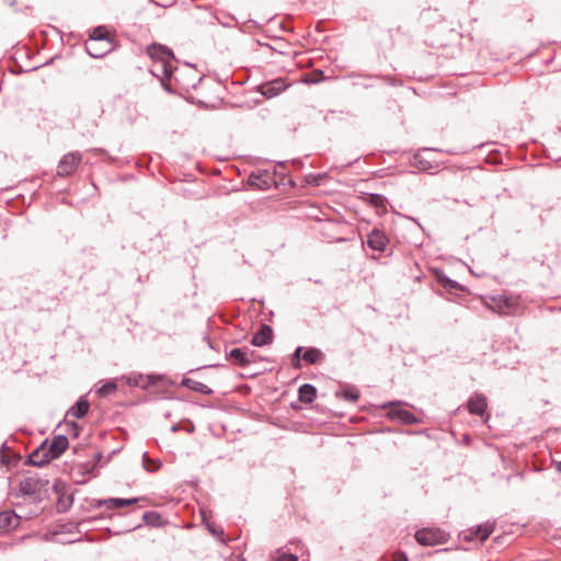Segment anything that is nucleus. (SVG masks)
I'll list each match as a JSON object with an SVG mask.
<instances>
[{"label":"nucleus","instance_id":"nucleus-1","mask_svg":"<svg viewBox=\"0 0 561 561\" xmlns=\"http://www.w3.org/2000/svg\"><path fill=\"white\" fill-rule=\"evenodd\" d=\"M147 50L152 60L150 72L161 81L162 87L167 91H171L169 81L172 78L175 81H180V70L173 66V53L168 47L158 44L149 46Z\"/></svg>","mask_w":561,"mask_h":561},{"label":"nucleus","instance_id":"nucleus-2","mask_svg":"<svg viewBox=\"0 0 561 561\" xmlns=\"http://www.w3.org/2000/svg\"><path fill=\"white\" fill-rule=\"evenodd\" d=\"M448 539V533L440 528H422L415 533V540L422 546L443 545L446 543Z\"/></svg>","mask_w":561,"mask_h":561},{"label":"nucleus","instance_id":"nucleus-3","mask_svg":"<svg viewBox=\"0 0 561 561\" xmlns=\"http://www.w3.org/2000/svg\"><path fill=\"white\" fill-rule=\"evenodd\" d=\"M388 408L387 415L392 420H398L404 424L417 423V417L404 408L402 402H389L383 405Z\"/></svg>","mask_w":561,"mask_h":561},{"label":"nucleus","instance_id":"nucleus-4","mask_svg":"<svg viewBox=\"0 0 561 561\" xmlns=\"http://www.w3.org/2000/svg\"><path fill=\"white\" fill-rule=\"evenodd\" d=\"M229 359L240 367H245L256 360V353L248 347H233L228 353Z\"/></svg>","mask_w":561,"mask_h":561},{"label":"nucleus","instance_id":"nucleus-5","mask_svg":"<svg viewBox=\"0 0 561 561\" xmlns=\"http://www.w3.org/2000/svg\"><path fill=\"white\" fill-rule=\"evenodd\" d=\"M494 523L486 522L484 524L479 525L476 528H470L461 533V537L465 541H473L476 539L481 542L485 541L490 535L494 531Z\"/></svg>","mask_w":561,"mask_h":561},{"label":"nucleus","instance_id":"nucleus-6","mask_svg":"<svg viewBox=\"0 0 561 561\" xmlns=\"http://www.w3.org/2000/svg\"><path fill=\"white\" fill-rule=\"evenodd\" d=\"M81 160L82 156L78 151L67 153L62 157L57 167V174L59 176H68L73 174Z\"/></svg>","mask_w":561,"mask_h":561},{"label":"nucleus","instance_id":"nucleus-7","mask_svg":"<svg viewBox=\"0 0 561 561\" xmlns=\"http://www.w3.org/2000/svg\"><path fill=\"white\" fill-rule=\"evenodd\" d=\"M113 48L112 42H95V39H88L85 42V50L93 58H101L110 53Z\"/></svg>","mask_w":561,"mask_h":561},{"label":"nucleus","instance_id":"nucleus-8","mask_svg":"<svg viewBox=\"0 0 561 561\" xmlns=\"http://www.w3.org/2000/svg\"><path fill=\"white\" fill-rule=\"evenodd\" d=\"M389 243V239L386 233L380 229H373L367 236V245L375 251L383 252Z\"/></svg>","mask_w":561,"mask_h":561},{"label":"nucleus","instance_id":"nucleus-9","mask_svg":"<svg viewBox=\"0 0 561 561\" xmlns=\"http://www.w3.org/2000/svg\"><path fill=\"white\" fill-rule=\"evenodd\" d=\"M286 88L287 84L283 79H275L273 81L261 84L257 90L263 96L272 99L285 91Z\"/></svg>","mask_w":561,"mask_h":561},{"label":"nucleus","instance_id":"nucleus-10","mask_svg":"<svg viewBox=\"0 0 561 561\" xmlns=\"http://www.w3.org/2000/svg\"><path fill=\"white\" fill-rule=\"evenodd\" d=\"M54 457L47 450V440H45L37 449H35L28 457V462L36 467H43L48 463Z\"/></svg>","mask_w":561,"mask_h":561},{"label":"nucleus","instance_id":"nucleus-11","mask_svg":"<svg viewBox=\"0 0 561 561\" xmlns=\"http://www.w3.org/2000/svg\"><path fill=\"white\" fill-rule=\"evenodd\" d=\"M20 524V517L13 511L0 512V534L15 529Z\"/></svg>","mask_w":561,"mask_h":561},{"label":"nucleus","instance_id":"nucleus-12","mask_svg":"<svg viewBox=\"0 0 561 561\" xmlns=\"http://www.w3.org/2000/svg\"><path fill=\"white\" fill-rule=\"evenodd\" d=\"M68 438L65 435H58L50 443L47 442V450L50 457L58 458L68 447Z\"/></svg>","mask_w":561,"mask_h":561},{"label":"nucleus","instance_id":"nucleus-13","mask_svg":"<svg viewBox=\"0 0 561 561\" xmlns=\"http://www.w3.org/2000/svg\"><path fill=\"white\" fill-rule=\"evenodd\" d=\"M273 339V330L267 324H262L260 330L252 337V345L254 346H264L272 342Z\"/></svg>","mask_w":561,"mask_h":561},{"label":"nucleus","instance_id":"nucleus-14","mask_svg":"<svg viewBox=\"0 0 561 561\" xmlns=\"http://www.w3.org/2000/svg\"><path fill=\"white\" fill-rule=\"evenodd\" d=\"M142 500H144L142 497H131V499L111 497V499L101 501L99 503V505L100 506L104 505L108 510H114V508H122L125 506L136 504Z\"/></svg>","mask_w":561,"mask_h":561},{"label":"nucleus","instance_id":"nucleus-15","mask_svg":"<svg viewBox=\"0 0 561 561\" xmlns=\"http://www.w3.org/2000/svg\"><path fill=\"white\" fill-rule=\"evenodd\" d=\"M42 488V481L35 477H27L20 482V492L24 495H34Z\"/></svg>","mask_w":561,"mask_h":561},{"label":"nucleus","instance_id":"nucleus-16","mask_svg":"<svg viewBox=\"0 0 561 561\" xmlns=\"http://www.w3.org/2000/svg\"><path fill=\"white\" fill-rule=\"evenodd\" d=\"M486 407V398L483 394H476L468 401V411L471 414L482 416L485 413Z\"/></svg>","mask_w":561,"mask_h":561},{"label":"nucleus","instance_id":"nucleus-17","mask_svg":"<svg viewBox=\"0 0 561 561\" xmlns=\"http://www.w3.org/2000/svg\"><path fill=\"white\" fill-rule=\"evenodd\" d=\"M89 411V402L84 398H80L75 405H72L67 414L76 417L81 419Z\"/></svg>","mask_w":561,"mask_h":561},{"label":"nucleus","instance_id":"nucleus-18","mask_svg":"<svg viewBox=\"0 0 561 561\" xmlns=\"http://www.w3.org/2000/svg\"><path fill=\"white\" fill-rule=\"evenodd\" d=\"M298 397L304 403H312L317 397V389L310 383H305L299 388Z\"/></svg>","mask_w":561,"mask_h":561},{"label":"nucleus","instance_id":"nucleus-19","mask_svg":"<svg viewBox=\"0 0 561 561\" xmlns=\"http://www.w3.org/2000/svg\"><path fill=\"white\" fill-rule=\"evenodd\" d=\"M182 386L202 394H210L213 392L207 385L191 378H184L182 380Z\"/></svg>","mask_w":561,"mask_h":561},{"label":"nucleus","instance_id":"nucleus-20","mask_svg":"<svg viewBox=\"0 0 561 561\" xmlns=\"http://www.w3.org/2000/svg\"><path fill=\"white\" fill-rule=\"evenodd\" d=\"M268 179H270V175L267 172L251 173L249 176V184L252 186H256L261 190H264L270 186Z\"/></svg>","mask_w":561,"mask_h":561},{"label":"nucleus","instance_id":"nucleus-21","mask_svg":"<svg viewBox=\"0 0 561 561\" xmlns=\"http://www.w3.org/2000/svg\"><path fill=\"white\" fill-rule=\"evenodd\" d=\"M302 358L308 364H316L323 358V354L320 350L310 347L305 351Z\"/></svg>","mask_w":561,"mask_h":561},{"label":"nucleus","instance_id":"nucleus-22","mask_svg":"<svg viewBox=\"0 0 561 561\" xmlns=\"http://www.w3.org/2000/svg\"><path fill=\"white\" fill-rule=\"evenodd\" d=\"M89 39H95V42H112L104 26L95 27L90 34Z\"/></svg>","mask_w":561,"mask_h":561},{"label":"nucleus","instance_id":"nucleus-23","mask_svg":"<svg viewBox=\"0 0 561 561\" xmlns=\"http://www.w3.org/2000/svg\"><path fill=\"white\" fill-rule=\"evenodd\" d=\"M142 463L144 468L149 472L158 470L161 466L160 461L150 459L147 454H144Z\"/></svg>","mask_w":561,"mask_h":561},{"label":"nucleus","instance_id":"nucleus-24","mask_svg":"<svg viewBox=\"0 0 561 561\" xmlns=\"http://www.w3.org/2000/svg\"><path fill=\"white\" fill-rule=\"evenodd\" d=\"M369 204L375 206L376 208H386V198L379 194H370L368 197Z\"/></svg>","mask_w":561,"mask_h":561},{"label":"nucleus","instance_id":"nucleus-25","mask_svg":"<svg viewBox=\"0 0 561 561\" xmlns=\"http://www.w3.org/2000/svg\"><path fill=\"white\" fill-rule=\"evenodd\" d=\"M115 390H116V383L114 381H108L105 385H103L101 388H99L98 393L101 397H105Z\"/></svg>","mask_w":561,"mask_h":561},{"label":"nucleus","instance_id":"nucleus-26","mask_svg":"<svg viewBox=\"0 0 561 561\" xmlns=\"http://www.w3.org/2000/svg\"><path fill=\"white\" fill-rule=\"evenodd\" d=\"M345 400L355 402L359 398V392L356 389H346L342 392Z\"/></svg>","mask_w":561,"mask_h":561},{"label":"nucleus","instance_id":"nucleus-27","mask_svg":"<svg viewBox=\"0 0 561 561\" xmlns=\"http://www.w3.org/2000/svg\"><path fill=\"white\" fill-rule=\"evenodd\" d=\"M271 561H298V558L295 554L282 553Z\"/></svg>","mask_w":561,"mask_h":561},{"label":"nucleus","instance_id":"nucleus-28","mask_svg":"<svg viewBox=\"0 0 561 561\" xmlns=\"http://www.w3.org/2000/svg\"><path fill=\"white\" fill-rule=\"evenodd\" d=\"M301 351H302V347L299 346V347L296 348V351L294 353L293 365L296 368L300 367V353H301Z\"/></svg>","mask_w":561,"mask_h":561},{"label":"nucleus","instance_id":"nucleus-29","mask_svg":"<svg viewBox=\"0 0 561 561\" xmlns=\"http://www.w3.org/2000/svg\"><path fill=\"white\" fill-rule=\"evenodd\" d=\"M393 561H408V557L404 552L398 551L393 556Z\"/></svg>","mask_w":561,"mask_h":561},{"label":"nucleus","instance_id":"nucleus-30","mask_svg":"<svg viewBox=\"0 0 561 561\" xmlns=\"http://www.w3.org/2000/svg\"><path fill=\"white\" fill-rule=\"evenodd\" d=\"M450 278L444 275L438 276V282L444 286L447 287V284L449 283Z\"/></svg>","mask_w":561,"mask_h":561},{"label":"nucleus","instance_id":"nucleus-31","mask_svg":"<svg viewBox=\"0 0 561 561\" xmlns=\"http://www.w3.org/2000/svg\"><path fill=\"white\" fill-rule=\"evenodd\" d=\"M446 288L459 289L460 285L456 280L450 279Z\"/></svg>","mask_w":561,"mask_h":561},{"label":"nucleus","instance_id":"nucleus-32","mask_svg":"<svg viewBox=\"0 0 561 561\" xmlns=\"http://www.w3.org/2000/svg\"><path fill=\"white\" fill-rule=\"evenodd\" d=\"M208 529H209V531H210L211 534H214V535L219 534V531L217 530V528H216L215 526H210V525H208ZM221 533H222V530L220 529V534H221Z\"/></svg>","mask_w":561,"mask_h":561},{"label":"nucleus","instance_id":"nucleus-33","mask_svg":"<svg viewBox=\"0 0 561 561\" xmlns=\"http://www.w3.org/2000/svg\"><path fill=\"white\" fill-rule=\"evenodd\" d=\"M554 468L558 472H561V461H554Z\"/></svg>","mask_w":561,"mask_h":561},{"label":"nucleus","instance_id":"nucleus-34","mask_svg":"<svg viewBox=\"0 0 561 561\" xmlns=\"http://www.w3.org/2000/svg\"><path fill=\"white\" fill-rule=\"evenodd\" d=\"M151 515H154V513H145L144 518H145L146 520H148V518H149Z\"/></svg>","mask_w":561,"mask_h":561}]
</instances>
